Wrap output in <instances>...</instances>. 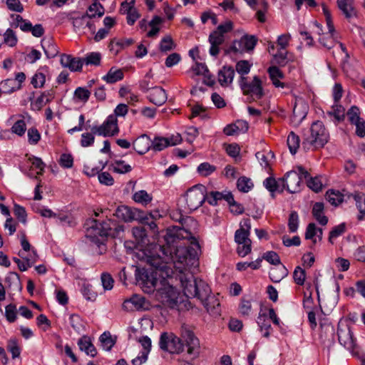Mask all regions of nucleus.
<instances>
[{
	"label": "nucleus",
	"mask_w": 365,
	"mask_h": 365,
	"mask_svg": "<svg viewBox=\"0 0 365 365\" xmlns=\"http://www.w3.org/2000/svg\"><path fill=\"white\" fill-rule=\"evenodd\" d=\"M82 59L83 60V63L86 65L98 66L101 63V55L98 52H91Z\"/></svg>",
	"instance_id": "nucleus-50"
},
{
	"label": "nucleus",
	"mask_w": 365,
	"mask_h": 365,
	"mask_svg": "<svg viewBox=\"0 0 365 365\" xmlns=\"http://www.w3.org/2000/svg\"><path fill=\"white\" fill-rule=\"evenodd\" d=\"M287 145L292 154H295L299 147V137L294 132H291L287 137Z\"/></svg>",
	"instance_id": "nucleus-40"
},
{
	"label": "nucleus",
	"mask_w": 365,
	"mask_h": 365,
	"mask_svg": "<svg viewBox=\"0 0 365 365\" xmlns=\"http://www.w3.org/2000/svg\"><path fill=\"white\" fill-rule=\"evenodd\" d=\"M113 170L115 173L124 174L132 170V167L128 164H125L123 160H115L113 164Z\"/></svg>",
	"instance_id": "nucleus-48"
},
{
	"label": "nucleus",
	"mask_w": 365,
	"mask_h": 365,
	"mask_svg": "<svg viewBox=\"0 0 365 365\" xmlns=\"http://www.w3.org/2000/svg\"><path fill=\"white\" fill-rule=\"evenodd\" d=\"M180 280L183 292L187 297H197L201 302L210 295L211 289L209 285L202 279L195 278L190 273L180 271Z\"/></svg>",
	"instance_id": "nucleus-2"
},
{
	"label": "nucleus",
	"mask_w": 365,
	"mask_h": 365,
	"mask_svg": "<svg viewBox=\"0 0 365 365\" xmlns=\"http://www.w3.org/2000/svg\"><path fill=\"white\" fill-rule=\"evenodd\" d=\"M262 259H264L268 262L274 265L281 264L280 258L278 254L273 251H269L264 254Z\"/></svg>",
	"instance_id": "nucleus-61"
},
{
	"label": "nucleus",
	"mask_w": 365,
	"mask_h": 365,
	"mask_svg": "<svg viewBox=\"0 0 365 365\" xmlns=\"http://www.w3.org/2000/svg\"><path fill=\"white\" fill-rule=\"evenodd\" d=\"M225 36L214 31L209 36V42L210 43V54L212 56H217L220 52L219 46L223 43Z\"/></svg>",
	"instance_id": "nucleus-21"
},
{
	"label": "nucleus",
	"mask_w": 365,
	"mask_h": 365,
	"mask_svg": "<svg viewBox=\"0 0 365 365\" xmlns=\"http://www.w3.org/2000/svg\"><path fill=\"white\" fill-rule=\"evenodd\" d=\"M240 86L243 94L248 96L250 101L259 100L264 96L262 81L258 76H255L251 82H247V78L242 76Z\"/></svg>",
	"instance_id": "nucleus-7"
},
{
	"label": "nucleus",
	"mask_w": 365,
	"mask_h": 365,
	"mask_svg": "<svg viewBox=\"0 0 365 365\" xmlns=\"http://www.w3.org/2000/svg\"><path fill=\"white\" fill-rule=\"evenodd\" d=\"M307 114V106L302 101L295 102L293 108V117L298 121H302Z\"/></svg>",
	"instance_id": "nucleus-34"
},
{
	"label": "nucleus",
	"mask_w": 365,
	"mask_h": 365,
	"mask_svg": "<svg viewBox=\"0 0 365 365\" xmlns=\"http://www.w3.org/2000/svg\"><path fill=\"white\" fill-rule=\"evenodd\" d=\"M268 73L269 77L272 81V83L276 87H284V84L279 81V78H284L283 73L275 66H271L268 68Z\"/></svg>",
	"instance_id": "nucleus-36"
},
{
	"label": "nucleus",
	"mask_w": 365,
	"mask_h": 365,
	"mask_svg": "<svg viewBox=\"0 0 365 365\" xmlns=\"http://www.w3.org/2000/svg\"><path fill=\"white\" fill-rule=\"evenodd\" d=\"M159 346L161 349L170 354H178L183 351V344L181 340L171 332H163L160 334Z\"/></svg>",
	"instance_id": "nucleus-11"
},
{
	"label": "nucleus",
	"mask_w": 365,
	"mask_h": 365,
	"mask_svg": "<svg viewBox=\"0 0 365 365\" xmlns=\"http://www.w3.org/2000/svg\"><path fill=\"white\" fill-rule=\"evenodd\" d=\"M180 222L182 227H178L174 233L170 235L173 238L172 242H175L177 240L186 239L190 241V245H177L175 247L155 245L156 255H148L146 262L155 267L158 273L163 274L165 272L166 276H169L171 268L168 264L170 262L175 264V267L180 271H186L187 268L197 265V255L200 246L194 237L197 222L191 217L181 218Z\"/></svg>",
	"instance_id": "nucleus-1"
},
{
	"label": "nucleus",
	"mask_w": 365,
	"mask_h": 365,
	"mask_svg": "<svg viewBox=\"0 0 365 365\" xmlns=\"http://www.w3.org/2000/svg\"><path fill=\"white\" fill-rule=\"evenodd\" d=\"M263 184L272 193L276 191L282 192L284 190V180L282 178L276 180L274 178L269 177L265 179Z\"/></svg>",
	"instance_id": "nucleus-27"
},
{
	"label": "nucleus",
	"mask_w": 365,
	"mask_h": 365,
	"mask_svg": "<svg viewBox=\"0 0 365 365\" xmlns=\"http://www.w3.org/2000/svg\"><path fill=\"white\" fill-rule=\"evenodd\" d=\"M250 68L251 65L247 61H240L235 66L237 72L242 76L247 74L250 71Z\"/></svg>",
	"instance_id": "nucleus-63"
},
{
	"label": "nucleus",
	"mask_w": 365,
	"mask_h": 365,
	"mask_svg": "<svg viewBox=\"0 0 365 365\" xmlns=\"http://www.w3.org/2000/svg\"><path fill=\"white\" fill-rule=\"evenodd\" d=\"M102 78L108 83H114L123 78V72L121 69L112 67Z\"/></svg>",
	"instance_id": "nucleus-35"
},
{
	"label": "nucleus",
	"mask_w": 365,
	"mask_h": 365,
	"mask_svg": "<svg viewBox=\"0 0 365 365\" xmlns=\"http://www.w3.org/2000/svg\"><path fill=\"white\" fill-rule=\"evenodd\" d=\"M337 6L346 19L356 16L353 0H337Z\"/></svg>",
	"instance_id": "nucleus-25"
},
{
	"label": "nucleus",
	"mask_w": 365,
	"mask_h": 365,
	"mask_svg": "<svg viewBox=\"0 0 365 365\" xmlns=\"http://www.w3.org/2000/svg\"><path fill=\"white\" fill-rule=\"evenodd\" d=\"M99 341L101 346L106 351H110L115 344V341L112 339L110 332L103 333L99 338Z\"/></svg>",
	"instance_id": "nucleus-41"
},
{
	"label": "nucleus",
	"mask_w": 365,
	"mask_h": 365,
	"mask_svg": "<svg viewBox=\"0 0 365 365\" xmlns=\"http://www.w3.org/2000/svg\"><path fill=\"white\" fill-rule=\"evenodd\" d=\"M183 348L187 347V352L192 358H196L200 354V341L192 331L185 327H182L181 337Z\"/></svg>",
	"instance_id": "nucleus-10"
},
{
	"label": "nucleus",
	"mask_w": 365,
	"mask_h": 365,
	"mask_svg": "<svg viewBox=\"0 0 365 365\" xmlns=\"http://www.w3.org/2000/svg\"><path fill=\"white\" fill-rule=\"evenodd\" d=\"M4 42L11 47H13L16 44L17 37L12 29H8L5 31L4 34Z\"/></svg>",
	"instance_id": "nucleus-53"
},
{
	"label": "nucleus",
	"mask_w": 365,
	"mask_h": 365,
	"mask_svg": "<svg viewBox=\"0 0 365 365\" xmlns=\"http://www.w3.org/2000/svg\"><path fill=\"white\" fill-rule=\"evenodd\" d=\"M327 115L331 118H334L335 123H338L344 119L345 109L341 105L335 103L334 105L332 106L331 110L327 112Z\"/></svg>",
	"instance_id": "nucleus-33"
},
{
	"label": "nucleus",
	"mask_w": 365,
	"mask_h": 365,
	"mask_svg": "<svg viewBox=\"0 0 365 365\" xmlns=\"http://www.w3.org/2000/svg\"><path fill=\"white\" fill-rule=\"evenodd\" d=\"M16 81L14 79H6L1 82L3 93H11L17 88L15 87Z\"/></svg>",
	"instance_id": "nucleus-59"
},
{
	"label": "nucleus",
	"mask_w": 365,
	"mask_h": 365,
	"mask_svg": "<svg viewBox=\"0 0 365 365\" xmlns=\"http://www.w3.org/2000/svg\"><path fill=\"white\" fill-rule=\"evenodd\" d=\"M287 53L283 51H279L277 53L273 54V63L279 66H284L287 63Z\"/></svg>",
	"instance_id": "nucleus-60"
},
{
	"label": "nucleus",
	"mask_w": 365,
	"mask_h": 365,
	"mask_svg": "<svg viewBox=\"0 0 365 365\" xmlns=\"http://www.w3.org/2000/svg\"><path fill=\"white\" fill-rule=\"evenodd\" d=\"M324 205L323 202H316L313 205L312 215L318 222L322 225H326L328 218L324 215Z\"/></svg>",
	"instance_id": "nucleus-31"
},
{
	"label": "nucleus",
	"mask_w": 365,
	"mask_h": 365,
	"mask_svg": "<svg viewBox=\"0 0 365 365\" xmlns=\"http://www.w3.org/2000/svg\"><path fill=\"white\" fill-rule=\"evenodd\" d=\"M248 123L243 120H237L235 123L227 125L225 127L223 132L227 135H238L245 133L248 130Z\"/></svg>",
	"instance_id": "nucleus-18"
},
{
	"label": "nucleus",
	"mask_w": 365,
	"mask_h": 365,
	"mask_svg": "<svg viewBox=\"0 0 365 365\" xmlns=\"http://www.w3.org/2000/svg\"><path fill=\"white\" fill-rule=\"evenodd\" d=\"M244 226L246 227H241L238 229L235 234V240L237 244L242 243H252L250 236V230L251 229L250 220H246L244 222Z\"/></svg>",
	"instance_id": "nucleus-23"
},
{
	"label": "nucleus",
	"mask_w": 365,
	"mask_h": 365,
	"mask_svg": "<svg viewBox=\"0 0 365 365\" xmlns=\"http://www.w3.org/2000/svg\"><path fill=\"white\" fill-rule=\"evenodd\" d=\"M151 149L154 151H161L169 146V143L167 138L164 137H155L153 140H151Z\"/></svg>",
	"instance_id": "nucleus-42"
},
{
	"label": "nucleus",
	"mask_w": 365,
	"mask_h": 365,
	"mask_svg": "<svg viewBox=\"0 0 365 365\" xmlns=\"http://www.w3.org/2000/svg\"><path fill=\"white\" fill-rule=\"evenodd\" d=\"M234 76V68L225 66L218 72V81L222 86H227L232 82Z\"/></svg>",
	"instance_id": "nucleus-22"
},
{
	"label": "nucleus",
	"mask_w": 365,
	"mask_h": 365,
	"mask_svg": "<svg viewBox=\"0 0 365 365\" xmlns=\"http://www.w3.org/2000/svg\"><path fill=\"white\" fill-rule=\"evenodd\" d=\"M269 274L270 279L273 282L277 283L288 274V270L284 265L279 264L277 267L272 268Z\"/></svg>",
	"instance_id": "nucleus-28"
},
{
	"label": "nucleus",
	"mask_w": 365,
	"mask_h": 365,
	"mask_svg": "<svg viewBox=\"0 0 365 365\" xmlns=\"http://www.w3.org/2000/svg\"><path fill=\"white\" fill-rule=\"evenodd\" d=\"M155 296L163 305L171 309H178L181 302L179 292L167 281L162 282V287L158 289Z\"/></svg>",
	"instance_id": "nucleus-6"
},
{
	"label": "nucleus",
	"mask_w": 365,
	"mask_h": 365,
	"mask_svg": "<svg viewBox=\"0 0 365 365\" xmlns=\"http://www.w3.org/2000/svg\"><path fill=\"white\" fill-rule=\"evenodd\" d=\"M6 282L9 284V287L14 291L20 292L22 289L19 275L16 272H10L6 277Z\"/></svg>",
	"instance_id": "nucleus-37"
},
{
	"label": "nucleus",
	"mask_w": 365,
	"mask_h": 365,
	"mask_svg": "<svg viewBox=\"0 0 365 365\" xmlns=\"http://www.w3.org/2000/svg\"><path fill=\"white\" fill-rule=\"evenodd\" d=\"M41 46L48 58H54L58 53V47L51 38L42 39Z\"/></svg>",
	"instance_id": "nucleus-29"
},
{
	"label": "nucleus",
	"mask_w": 365,
	"mask_h": 365,
	"mask_svg": "<svg viewBox=\"0 0 365 365\" xmlns=\"http://www.w3.org/2000/svg\"><path fill=\"white\" fill-rule=\"evenodd\" d=\"M132 233L138 244H145L148 241L146 230L143 227H135L132 230Z\"/></svg>",
	"instance_id": "nucleus-39"
},
{
	"label": "nucleus",
	"mask_w": 365,
	"mask_h": 365,
	"mask_svg": "<svg viewBox=\"0 0 365 365\" xmlns=\"http://www.w3.org/2000/svg\"><path fill=\"white\" fill-rule=\"evenodd\" d=\"M337 334L339 342L347 349L350 350L353 354H356V352H354L356 344L350 329L349 327L345 329L339 328Z\"/></svg>",
	"instance_id": "nucleus-14"
},
{
	"label": "nucleus",
	"mask_w": 365,
	"mask_h": 365,
	"mask_svg": "<svg viewBox=\"0 0 365 365\" xmlns=\"http://www.w3.org/2000/svg\"><path fill=\"white\" fill-rule=\"evenodd\" d=\"M307 186L313 191L318 192L322 189V182L319 178H310L307 182Z\"/></svg>",
	"instance_id": "nucleus-64"
},
{
	"label": "nucleus",
	"mask_w": 365,
	"mask_h": 365,
	"mask_svg": "<svg viewBox=\"0 0 365 365\" xmlns=\"http://www.w3.org/2000/svg\"><path fill=\"white\" fill-rule=\"evenodd\" d=\"M294 282L298 285H303L306 279V272L300 267H297L293 272Z\"/></svg>",
	"instance_id": "nucleus-52"
},
{
	"label": "nucleus",
	"mask_w": 365,
	"mask_h": 365,
	"mask_svg": "<svg viewBox=\"0 0 365 365\" xmlns=\"http://www.w3.org/2000/svg\"><path fill=\"white\" fill-rule=\"evenodd\" d=\"M297 170L298 172H287L282 178L284 180V189L286 188L290 193L299 192L302 178L307 179L309 177V173L303 167H297Z\"/></svg>",
	"instance_id": "nucleus-8"
},
{
	"label": "nucleus",
	"mask_w": 365,
	"mask_h": 365,
	"mask_svg": "<svg viewBox=\"0 0 365 365\" xmlns=\"http://www.w3.org/2000/svg\"><path fill=\"white\" fill-rule=\"evenodd\" d=\"M19 256L23 259V261L21 260L20 263L18 264L19 269L22 272L32 267L38 259V255L36 251H33V257L31 258H28L26 255H24V252H19Z\"/></svg>",
	"instance_id": "nucleus-32"
},
{
	"label": "nucleus",
	"mask_w": 365,
	"mask_h": 365,
	"mask_svg": "<svg viewBox=\"0 0 365 365\" xmlns=\"http://www.w3.org/2000/svg\"><path fill=\"white\" fill-rule=\"evenodd\" d=\"M93 223L94 225L88 230L86 236L91 242L98 247L104 243L108 236L111 235L112 230H115L117 232L123 230L122 226H117L116 223L110 220L103 222L93 220Z\"/></svg>",
	"instance_id": "nucleus-5"
},
{
	"label": "nucleus",
	"mask_w": 365,
	"mask_h": 365,
	"mask_svg": "<svg viewBox=\"0 0 365 365\" xmlns=\"http://www.w3.org/2000/svg\"><path fill=\"white\" fill-rule=\"evenodd\" d=\"M206 200V188L202 185H196L190 188L185 195L187 208L193 211L200 207Z\"/></svg>",
	"instance_id": "nucleus-9"
},
{
	"label": "nucleus",
	"mask_w": 365,
	"mask_h": 365,
	"mask_svg": "<svg viewBox=\"0 0 365 365\" xmlns=\"http://www.w3.org/2000/svg\"><path fill=\"white\" fill-rule=\"evenodd\" d=\"M239 310L243 316H248L252 310V302L250 299L242 297L239 305Z\"/></svg>",
	"instance_id": "nucleus-55"
},
{
	"label": "nucleus",
	"mask_w": 365,
	"mask_h": 365,
	"mask_svg": "<svg viewBox=\"0 0 365 365\" xmlns=\"http://www.w3.org/2000/svg\"><path fill=\"white\" fill-rule=\"evenodd\" d=\"M207 311L212 315L218 316L220 314V304L218 299L214 296H208L204 299V302H201Z\"/></svg>",
	"instance_id": "nucleus-24"
},
{
	"label": "nucleus",
	"mask_w": 365,
	"mask_h": 365,
	"mask_svg": "<svg viewBox=\"0 0 365 365\" xmlns=\"http://www.w3.org/2000/svg\"><path fill=\"white\" fill-rule=\"evenodd\" d=\"M216 167L210 165L209 163H202L200 164L197 168V173L204 177L208 176L215 172Z\"/></svg>",
	"instance_id": "nucleus-49"
},
{
	"label": "nucleus",
	"mask_w": 365,
	"mask_h": 365,
	"mask_svg": "<svg viewBox=\"0 0 365 365\" xmlns=\"http://www.w3.org/2000/svg\"><path fill=\"white\" fill-rule=\"evenodd\" d=\"M91 92L83 87H78L73 94V97L78 101L86 103L88 101Z\"/></svg>",
	"instance_id": "nucleus-44"
},
{
	"label": "nucleus",
	"mask_w": 365,
	"mask_h": 365,
	"mask_svg": "<svg viewBox=\"0 0 365 365\" xmlns=\"http://www.w3.org/2000/svg\"><path fill=\"white\" fill-rule=\"evenodd\" d=\"M133 199L135 202L147 205L152 201L153 197L147 191L142 190L135 192L133 195Z\"/></svg>",
	"instance_id": "nucleus-38"
},
{
	"label": "nucleus",
	"mask_w": 365,
	"mask_h": 365,
	"mask_svg": "<svg viewBox=\"0 0 365 365\" xmlns=\"http://www.w3.org/2000/svg\"><path fill=\"white\" fill-rule=\"evenodd\" d=\"M346 231L345 223H341L334 227L329 233V241L333 244V240L344 234Z\"/></svg>",
	"instance_id": "nucleus-56"
},
{
	"label": "nucleus",
	"mask_w": 365,
	"mask_h": 365,
	"mask_svg": "<svg viewBox=\"0 0 365 365\" xmlns=\"http://www.w3.org/2000/svg\"><path fill=\"white\" fill-rule=\"evenodd\" d=\"M78 345L79 349L85 351L87 355L91 356V357H94L97 354L96 349L94 345L91 343L89 337L86 336H83L81 337L78 341Z\"/></svg>",
	"instance_id": "nucleus-26"
},
{
	"label": "nucleus",
	"mask_w": 365,
	"mask_h": 365,
	"mask_svg": "<svg viewBox=\"0 0 365 365\" xmlns=\"http://www.w3.org/2000/svg\"><path fill=\"white\" fill-rule=\"evenodd\" d=\"M141 214V211L137 209H132L128 206H119L115 212V215L125 221V222H131L133 220H138L140 217V215Z\"/></svg>",
	"instance_id": "nucleus-15"
},
{
	"label": "nucleus",
	"mask_w": 365,
	"mask_h": 365,
	"mask_svg": "<svg viewBox=\"0 0 365 365\" xmlns=\"http://www.w3.org/2000/svg\"><path fill=\"white\" fill-rule=\"evenodd\" d=\"M175 44L170 36L163 37L160 43V50L162 52H168L173 50Z\"/></svg>",
	"instance_id": "nucleus-47"
},
{
	"label": "nucleus",
	"mask_w": 365,
	"mask_h": 365,
	"mask_svg": "<svg viewBox=\"0 0 365 365\" xmlns=\"http://www.w3.org/2000/svg\"><path fill=\"white\" fill-rule=\"evenodd\" d=\"M148 98L150 102L155 106H160L166 102L168 96L165 91L163 88L155 86L152 88Z\"/></svg>",
	"instance_id": "nucleus-19"
},
{
	"label": "nucleus",
	"mask_w": 365,
	"mask_h": 365,
	"mask_svg": "<svg viewBox=\"0 0 365 365\" xmlns=\"http://www.w3.org/2000/svg\"><path fill=\"white\" fill-rule=\"evenodd\" d=\"M326 198L332 205L337 206L343 201V195L339 192L329 190L327 192Z\"/></svg>",
	"instance_id": "nucleus-46"
},
{
	"label": "nucleus",
	"mask_w": 365,
	"mask_h": 365,
	"mask_svg": "<svg viewBox=\"0 0 365 365\" xmlns=\"http://www.w3.org/2000/svg\"><path fill=\"white\" fill-rule=\"evenodd\" d=\"M151 147V140L145 134L140 135L133 142V148L140 155L146 153Z\"/></svg>",
	"instance_id": "nucleus-20"
},
{
	"label": "nucleus",
	"mask_w": 365,
	"mask_h": 365,
	"mask_svg": "<svg viewBox=\"0 0 365 365\" xmlns=\"http://www.w3.org/2000/svg\"><path fill=\"white\" fill-rule=\"evenodd\" d=\"M329 140V133L322 122H314L309 130L303 135L302 146L304 149L323 148Z\"/></svg>",
	"instance_id": "nucleus-3"
},
{
	"label": "nucleus",
	"mask_w": 365,
	"mask_h": 365,
	"mask_svg": "<svg viewBox=\"0 0 365 365\" xmlns=\"http://www.w3.org/2000/svg\"><path fill=\"white\" fill-rule=\"evenodd\" d=\"M95 17L96 14H85L82 16H72L70 19L72 21V24L76 32H81L85 29L88 28L92 34H94L96 27L92 19Z\"/></svg>",
	"instance_id": "nucleus-13"
},
{
	"label": "nucleus",
	"mask_w": 365,
	"mask_h": 365,
	"mask_svg": "<svg viewBox=\"0 0 365 365\" xmlns=\"http://www.w3.org/2000/svg\"><path fill=\"white\" fill-rule=\"evenodd\" d=\"M237 186L240 191L247 192L253 187V183L250 178L241 177L237 180Z\"/></svg>",
	"instance_id": "nucleus-45"
},
{
	"label": "nucleus",
	"mask_w": 365,
	"mask_h": 365,
	"mask_svg": "<svg viewBox=\"0 0 365 365\" xmlns=\"http://www.w3.org/2000/svg\"><path fill=\"white\" fill-rule=\"evenodd\" d=\"M60 63L63 67L68 68L72 72H75L81 71L83 60L63 53L61 56Z\"/></svg>",
	"instance_id": "nucleus-16"
},
{
	"label": "nucleus",
	"mask_w": 365,
	"mask_h": 365,
	"mask_svg": "<svg viewBox=\"0 0 365 365\" xmlns=\"http://www.w3.org/2000/svg\"><path fill=\"white\" fill-rule=\"evenodd\" d=\"M152 75L150 72L148 73L144 79L140 82V88L143 92L151 91L152 88H154L153 84L151 83Z\"/></svg>",
	"instance_id": "nucleus-58"
},
{
	"label": "nucleus",
	"mask_w": 365,
	"mask_h": 365,
	"mask_svg": "<svg viewBox=\"0 0 365 365\" xmlns=\"http://www.w3.org/2000/svg\"><path fill=\"white\" fill-rule=\"evenodd\" d=\"M90 129L91 133H83L81 135L80 143L83 148L93 145L96 134L103 136H112L117 134L118 133L117 118L113 115H109L102 125H93Z\"/></svg>",
	"instance_id": "nucleus-4"
},
{
	"label": "nucleus",
	"mask_w": 365,
	"mask_h": 365,
	"mask_svg": "<svg viewBox=\"0 0 365 365\" xmlns=\"http://www.w3.org/2000/svg\"><path fill=\"white\" fill-rule=\"evenodd\" d=\"M299 227V216L296 211L291 212L288 220V227L290 232H297Z\"/></svg>",
	"instance_id": "nucleus-51"
},
{
	"label": "nucleus",
	"mask_w": 365,
	"mask_h": 365,
	"mask_svg": "<svg viewBox=\"0 0 365 365\" xmlns=\"http://www.w3.org/2000/svg\"><path fill=\"white\" fill-rule=\"evenodd\" d=\"M134 43V40L133 38H124V39H113L110 41V50H114L115 46L119 47V48L116 49V52H118L119 49L124 48L127 46L132 45Z\"/></svg>",
	"instance_id": "nucleus-43"
},
{
	"label": "nucleus",
	"mask_w": 365,
	"mask_h": 365,
	"mask_svg": "<svg viewBox=\"0 0 365 365\" xmlns=\"http://www.w3.org/2000/svg\"><path fill=\"white\" fill-rule=\"evenodd\" d=\"M16 314L17 310L16 305L10 304L6 307L5 317L9 322L12 323L15 322L16 319Z\"/></svg>",
	"instance_id": "nucleus-57"
},
{
	"label": "nucleus",
	"mask_w": 365,
	"mask_h": 365,
	"mask_svg": "<svg viewBox=\"0 0 365 365\" xmlns=\"http://www.w3.org/2000/svg\"><path fill=\"white\" fill-rule=\"evenodd\" d=\"M166 281L163 274L158 273L157 271L153 272L150 274H142L138 279L143 291L146 293L150 294L162 287V282Z\"/></svg>",
	"instance_id": "nucleus-12"
},
{
	"label": "nucleus",
	"mask_w": 365,
	"mask_h": 365,
	"mask_svg": "<svg viewBox=\"0 0 365 365\" xmlns=\"http://www.w3.org/2000/svg\"><path fill=\"white\" fill-rule=\"evenodd\" d=\"M26 130V123L24 120H17L11 127V130L14 133L22 136Z\"/></svg>",
	"instance_id": "nucleus-62"
},
{
	"label": "nucleus",
	"mask_w": 365,
	"mask_h": 365,
	"mask_svg": "<svg viewBox=\"0 0 365 365\" xmlns=\"http://www.w3.org/2000/svg\"><path fill=\"white\" fill-rule=\"evenodd\" d=\"M245 51L253 50L257 43V38L254 36L245 35L242 37Z\"/></svg>",
	"instance_id": "nucleus-54"
},
{
	"label": "nucleus",
	"mask_w": 365,
	"mask_h": 365,
	"mask_svg": "<svg viewBox=\"0 0 365 365\" xmlns=\"http://www.w3.org/2000/svg\"><path fill=\"white\" fill-rule=\"evenodd\" d=\"M146 301L143 297L135 294L132 297L125 299L123 303V309L125 311H133L135 309H145Z\"/></svg>",
	"instance_id": "nucleus-17"
},
{
	"label": "nucleus",
	"mask_w": 365,
	"mask_h": 365,
	"mask_svg": "<svg viewBox=\"0 0 365 365\" xmlns=\"http://www.w3.org/2000/svg\"><path fill=\"white\" fill-rule=\"evenodd\" d=\"M53 97V94L51 91L42 93L41 95L31 103L33 110H40L43 106L51 101Z\"/></svg>",
	"instance_id": "nucleus-30"
}]
</instances>
